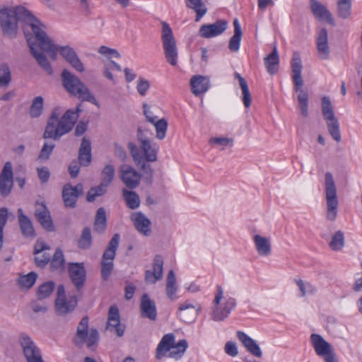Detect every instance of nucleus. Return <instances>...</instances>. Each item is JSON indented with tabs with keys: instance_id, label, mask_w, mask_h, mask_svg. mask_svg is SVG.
Returning a JSON list of instances; mask_svg holds the SVG:
<instances>
[{
	"instance_id": "47",
	"label": "nucleus",
	"mask_w": 362,
	"mask_h": 362,
	"mask_svg": "<svg viewBox=\"0 0 362 362\" xmlns=\"http://www.w3.org/2000/svg\"><path fill=\"white\" fill-rule=\"evenodd\" d=\"M11 81V73L6 63L0 64V88H7Z\"/></svg>"
},
{
	"instance_id": "35",
	"label": "nucleus",
	"mask_w": 362,
	"mask_h": 362,
	"mask_svg": "<svg viewBox=\"0 0 362 362\" xmlns=\"http://www.w3.org/2000/svg\"><path fill=\"white\" fill-rule=\"evenodd\" d=\"M264 64L269 74H275L279 70V57L276 46L274 45L272 52L264 58Z\"/></svg>"
},
{
	"instance_id": "19",
	"label": "nucleus",
	"mask_w": 362,
	"mask_h": 362,
	"mask_svg": "<svg viewBox=\"0 0 362 362\" xmlns=\"http://www.w3.org/2000/svg\"><path fill=\"white\" fill-rule=\"evenodd\" d=\"M228 22L218 20L212 24L202 25L199 30V35L204 38H211L223 33L227 28Z\"/></svg>"
},
{
	"instance_id": "38",
	"label": "nucleus",
	"mask_w": 362,
	"mask_h": 362,
	"mask_svg": "<svg viewBox=\"0 0 362 362\" xmlns=\"http://www.w3.org/2000/svg\"><path fill=\"white\" fill-rule=\"evenodd\" d=\"M186 6L196 13V21H199L206 13L207 8L202 0H186Z\"/></svg>"
},
{
	"instance_id": "50",
	"label": "nucleus",
	"mask_w": 362,
	"mask_h": 362,
	"mask_svg": "<svg viewBox=\"0 0 362 362\" xmlns=\"http://www.w3.org/2000/svg\"><path fill=\"white\" fill-rule=\"evenodd\" d=\"M108 185H104L103 182H101L98 186L91 187L86 196V199L89 202L95 201L97 197L103 195L106 192V188Z\"/></svg>"
},
{
	"instance_id": "62",
	"label": "nucleus",
	"mask_w": 362,
	"mask_h": 362,
	"mask_svg": "<svg viewBox=\"0 0 362 362\" xmlns=\"http://www.w3.org/2000/svg\"><path fill=\"white\" fill-rule=\"evenodd\" d=\"M80 163H78L76 160L72 161L69 166V172L71 177H76L78 175L80 170Z\"/></svg>"
},
{
	"instance_id": "44",
	"label": "nucleus",
	"mask_w": 362,
	"mask_h": 362,
	"mask_svg": "<svg viewBox=\"0 0 362 362\" xmlns=\"http://www.w3.org/2000/svg\"><path fill=\"white\" fill-rule=\"evenodd\" d=\"M337 14L343 19L349 18L351 15V0H338Z\"/></svg>"
},
{
	"instance_id": "4",
	"label": "nucleus",
	"mask_w": 362,
	"mask_h": 362,
	"mask_svg": "<svg viewBox=\"0 0 362 362\" xmlns=\"http://www.w3.org/2000/svg\"><path fill=\"white\" fill-rule=\"evenodd\" d=\"M61 76L62 85L70 95L78 98L81 101H87L99 107L98 102L93 94L78 76L67 69L63 70Z\"/></svg>"
},
{
	"instance_id": "27",
	"label": "nucleus",
	"mask_w": 362,
	"mask_h": 362,
	"mask_svg": "<svg viewBox=\"0 0 362 362\" xmlns=\"http://www.w3.org/2000/svg\"><path fill=\"white\" fill-rule=\"evenodd\" d=\"M316 42L319 57L323 60L327 59L329 57V47L328 44V33L326 28L320 29Z\"/></svg>"
},
{
	"instance_id": "8",
	"label": "nucleus",
	"mask_w": 362,
	"mask_h": 362,
	"mask_svg": "<svg viewBox=\"0 0 362 362\" xmlns=\"http://www.w3.org/2000/svg\"><path fill=\"white\" fill-rule=\"evenodd\" d=\"M89 319L84 316L80 321L73 341L76 346L81 347L84 344L90 349H93L99 341V334L96 329L92 328L88 330Z\"/></svg>"
},
{
	"instance_id": "49",
	"label": "nucleus",
	"mask_w": 362,
	"mask_h": 362,
	"mask_svg": "<svg viewBox=\"0 0 362 362\" xmlns=\"http://www.w3.org/2000/svg\"><path fill=\"white\" fill-rule=\"evenodd\" d=\"M92 245V237L90 229L88 227H86L82 230L81 235L78 242V246L79 248L86 250L90 247Z\"/></svg>"
},
{
	"instance_id": "26",
	"label": "nucleus",
	"mask_w": 362,
	"mask_h": 362,
	"mask_svg": "<svg viewBox=\"0 0 362 362\" xmlns=\"http://www.w3.org/2000/svg\"><path fill=\"white\" fill-rule=\"evenodd\" d=\"M128 148L136 165L140 167L144 174L148 175L151 177L153 170L150 165L146 164L144 162V156L140 152L139 147L135 144L129 142L128 144Z\"/></svg>"
},
{
	"instance_id": "15",
	"label": "nucleus",
	"mask_w": 362,
	"mask_h": 362,
	"mask_svg": "<svg viewBox=\"0 0 362 362\" xmlns=\"http://www.w3.org/2000/svg\"><path fill=\"white\" fill-rule=\"evenodd\" d=\"M68 272L71 282L78 291L85 285L86 280V271L83 262L69 263Z\"/></svg>"
},
{
	"instance_id": "45",
	"label": "nucleus",
	"mask_w": 362,
	"mask_h": 362,
	"mask_svg": "<svg viewBox=\"0 0 362 362\" xmlns=\"http://www.w3.org/2000/svg\"><path fill=\"white\" fill-rule=\"evenodd\" d=\"M43 106V98L42 96L35 97L33 99L29 110L30 116L33 118L39 117L42 113Z\"/></svg>"
},
{
	"instance_id": "31",
	"label": "nucleus",
	"mask_w": 362,
	"mask_h": 362,
	"mask_svg": "<svg viewBox=\"0 0 362 362\" xmlns=\"http://www.w3.org/2000/svg\"><path fill=\"white\" fill-rule=\"evenodd\" d=\"M78 162L82 166H88L92 160L91 143L86 137H83L78 150Z\"/></svg>"
},
{
	"instance_id": "13",
	"label": "nucleus",
	"mask_w": 362,
	"mask_h": 362,
	"mask_svg": "<svg viewBox=\"0 0 362 362\" xmlns=\"http://www.w3.org/2000/svg\"><path fill=\"white\" fill-rule=\"evenodd\" d=\"M18 342L27 362H45L40 349L28 334L21 333Z\"/></svg>"
},
{
	"instance_id": "2",
	"label": "nucleus",
	"mask_w": 362,
	"mask_h": 362,
	"mask_svg": "<svg viewBox=\"0 0 362 362\" xmlns=\"http://www.w3.org/2000/svg\"><path fill=\"white\" fill-rule=\"evenodd\" d=\"M18 21L29 26L37 42L45 26L27 8L18 6L13 8L0 10V25L3 34L8 37H16L18 32Z\"/></svg>"
},
{
	"instance_id": "18",
	"label": "nucleus",
	"mask_w": 362,
	"mask_h": 362,
	"mask_svg": "<svg viewBox=\"0 0 362 362\" xmlns=\"http://www.w3.org/2000/svg\"><path fill=\"white\" fill-rule=\"evenodd\" d=\"M83 185L79 183L73 187L71 184H66L62 189V198L66 207L74 208L78 197L82 194Z\"/></svg>"
},
{
	"instance_id": "33",
	"label": "nucleus",
	"mask_w": 362,
	"mask_h": 362,
	"mask_svg": "<svg viewBox=\"0 0 362 362\" xmlns=\"http://www.w3.org/2000/svg\"><path fill=\"white\" fill-rule=\"evenodd\" d=\"M192 92L199 95L206 92L210 86L209 78L202 76H193L190 81Z\"/></svg>"
},
{
	"instance_id": "46",
	"label": "nucleus",
	"mask_w": 362,
	"mask_h": 362,
	"mask_svg": "<svg viewBox=\"0 0 362 362\" xmlns=\"http://www.w3.org/2000/svg\"><path fill=\"white\" fill-rule=\"evenodd\" d=\"M55 284L52 281H46L41 284L37 291V296L39 300H42L48 298L54 291Z\"/></svg>"
},
{
	"instance_id": "61",
	"label": "nucleus",
	"mask_w": 362,
	"mask_h": 362,
	"mask_svg": "<svg viewBox=\"0 0 362 362\" xmlns=\"http://www.w3.org/2000/svg\"><path fill=\"white\" fill-rule=\"evenodd\" d=\"M143 108H144V115H145L146 119L148 120V122H149L151 124L154 123V122H156V120L158 119V117L155 116L153 115V113L149 109L148 105L144 104L143 105Z\"/></svg>"
},
{
	"instance_id": "56",
	"label": "nucleus",
	"mask_w": 362,
	"mask_h": 362,
	"mask_svg": "<svg viewBox=\"0 0 362 362\" xmlns=\"http://www.w3.org/2000/svg\"><path fill=\"white\" fill-rule=\"evenodd\" d=\"M50 255L46 252H42L35 257L36 265L41 268L45 267L50 262Z\"/></svg>"
},
{
	"instance_id": "1",
	"label": "nucleus",
	"mask_w": 362,
	"mask_h": 362,
	"mask_svg": "<svg viewBox=\"0 0 362 362\" xmlns=\"http://www.w3.org/2000/svg\"><path fill=\"white\" fill-rule=\"evenodd\" d=\"M27 42L32 55L35 57L38 64L49 74L52 73L51 64L45 54L37 50V47L47 53L53 59H56L57 53H59L66 62L76 71L80 73L85 71L83 64L78 57L74 49L69 45L59 46L54 45L47 35L45 28H44L42 35H40L37 42V45L33 41L32 37H27Z\"/></svg>"
},
{
	"instance_id": "51",
	"label": "nucleus",
	"mask_w": 362,
	"mask_h": 362,
	"mask_svg": "<svg viewBox=\"0 0 362 362\" xmlns=\"http://www.w3.org/2000/svg\"><path fill=\"white\" fill-rule=\"evenodd\" d=\"M115 168L112 165H106L101 173V182L104 185H110L115 177Z\"/></svg>"
},
{
	"instance_id": "14",
	"label": "nucleus",
	"mask_w": 362,
	"mask_h": 362,
	"mask_svg": "<svg viewBox=\"0 0 362 362\" xmlns=\"http://www.w3.org/2000/svg\"><path fill=\"white\" fill-rule=\"evenodd\" d=\"M310 341L316 354L323 358L325 362H338L332 346L321 335L311 334Z\"/></svg>"
},
{
	"instance_id": "48",
	"label": "nucleus",
	"mask_w": 362,
	"mask_h": 362,
	"mask_svg": "<svg viewBox=\"0 0 362 362\" xmlns=\"http://www.w3.org/2000/svg\"><path fill=\"white\" fill-rule=\"evenodd\" d=\"M329 247L333 251H339L344 246V235L341 230H337L332 237L329 243Z\"/></svg>"
},
{
	"instance_id": "39",
	"label": "nucleus",
	"mask_w": 362,
	"mask_h": 362,
	"mask_svg": "<svg viewBox=\"0 0 362 362\" xmlns=\"http://www.w3.org/2000/svg\"><path fill=\"white\" fill-rule=\"evenodd\" d=\"M235 77L239 81V85L242 90L243 98L242 100L246 108H248L251 105V94L248 88V86L245 79L241 76V75L237 72L235 73Z\"/></svg>"
},
{
	"instance_id": "22",
	"label": "nucleus",
	"mask_w": 362,
	"mask_h": 362,
	"mask_svg": "<svg viewBox=\"0 0 362 362\" xmlns=\"http://www.w3.org/2000/svg\"><path fill=\"white\" fill-rule=\"evenodd\" d=\"M163 275V260L160 255H156L153 259V271L146 270L145 281L148 284H154L162 279Z\"/></svg>"
},
{
	"instance_id": "36",
	"label": "nucleus",
	"mask_w": 362,
	"mask_h": 362,
	"mask_svg": "<svg viewBox=\"0 0 362 362\" xmlns=\"http://www.w3.org/2000/svg\"><path fill=\"white\" fill-rule=\"evenodd\" d=\"M234 34L229 40L228 47L231 52H237L240 48L242 38V29L238 19L233 21Z\"/></svg>"
},
{
	"instance_id": "63",
	"label": "nucleus",
	"mask_w": 362,
	"mask_h": 362,
	"mask_svg": "<svg viewBox=\"0 0 362 362\" xmlns=\"http://www.w3.org/2000/svg\"><path fill=\"white\" fill-rule=\"evenodd\" d=\"M38 177L42 182H46L48 181L50 173L47 168H37Z\"/></svg>"
},
{
	"instance_id": "5",
	"label": "nucleus",
	"mask_w": 362,
	"mask_h": 362,
	"mask_svg": "<svg viewBox=\"0 0 362 362\" xmlns=\"http://www.w3.org/2000/svg\"><path fill=\"white\" fill-rule=\"evenodd\" d=\"M292 80L293 89L298 92V101L301 115L307 117L308 116V94L303 90L304 81L302 77V64L300 57L295 53L291 60Z\"/></svg>"
},
{
	"instance_id": "57",
	"label": "nucleus",
	"mask_w": 362,
	"mask_h": 362,
	"mask_svg": "<svg viewBox=\"0 0 362 362\" xmlns=\"http://www.w3.org/2000/svg\"><path fill=\"white\" fill-rule=\"evenodd\" d=\"M98 52L107 58L115 57L120 58L121 55L117 49L110 48L106 46H101L98 49Z\"/></svg>"
},
{
	"instance_id": "34",
	"label": "nucleus",
	"mask_w": 362,
	"mask_h": 362,
	"mask_svg": "<svg viewBox=\"0 0 362 362\" xmlns=\"http://www.w3.org/2000/svg\"><path fill=\"white\" fill-rule=\"evenodd\" d=\"M200 310L201 305L199 304L192 305L185 302L182 304V322L187 324L194 322Z\"/></svg>"
},
{
	"instance_id": "7",
	"label": "nucleus",
	"mask_w": 362,
	"mask_h": 362,
	"mask_svg": "<svg viewBox=\"0 0 362 362\" xmlns=\"http://www.w3.org/2000/svg\"><path fill=\"white\" fill-rule=\"evenodd\" d=\"M325 177L326 218L329 221L333 222L336 220L338 214L339 199L337 189L332 174L327 172Z\"/></svg>"
},
{
	"instance_id": "25",
	"label": "nucleus",
	"mask_w": 362,
	"mask_h": 362,
	"mask_svg": "<svg viewBox=\"0 0 362 362\" xmlns=\"http://www.w3.org/2000/svg\"><path fill=\"white\" fill-rule=\"evenodd\" d=\"M130 218L139 233L146 236L149 235L151 223L142 212L132 213Z\"/></svg>"
},
{
	"instance_id": "58",
	"label": "nucleus",
	"mask_w": 362,
	"mask_h": 362,
	"mask_svg": "<svg viewBox=\"0 0 362 362\" xmlns=\"http://www.w3.org/2000/svg\"><path fill=\"white\" fill-rule=\"evenodd\" d=\"M149 82L144 78H139L137 82L136 90L138 93L141 95H146L148 90L149 89Z\"/></svg>"
},
{
	"instance_id": "41",
	"label": "nucleus",
	"mask_w": 362,
	"mask_h": 362,
	"mask_svg": "<svg viewBox=\"0 0 362 362\" xmlns=\"http://www.w3.org/2000/svg\"><path fill=\"white\" fill-rule=\"evenodd\" d=\"M50 265L54 271L62 272L65 269V259L63 251L57 248L50 259Z\"/></svg>"
},
{
	"instance_id": "60",
	"label": "nucleus",
	"mask_w": 362,
	"mask_h": 362,
	"mask_svg": "<svg viewBox=\"0 0 362 362\" xmlns=\"http://www.w3.org/2000/svg\"><path fill=\"white\" fill-rule=\"evenodd\" d=\"M211 144H218L223 146H226L228 144L233 143V139L226 137H215L211 138L209 141Z\"/></svg>"
},
{
	"instance_id": "16",
	"label": "nucleus",
	"mask_w": 362,
	"mask_h": 362,
	"mask_svg": "<svg viewBox=\"0 0 362 362\" xmlns=\"http://www.w3.org/2000/svg\"><path fill=\"white\" fill-rule=\"evenodd\" d=\"M13 186V173L12 164L6 162L0 173V195L8 197Z\"/></svg>"
},
{
	"instance_id": "43",
	"label": "nucleus",
	"mask_w": 362,
	"mask_h": 362,
	"mask_svg": "<svg viewBox=\"0 0 362 362\" xmlns=\"http://www.w3.org/2000/svg\"><path fill=\"white\" fill-rule=\"evenodd\" d=\"M175 274L173 270H170L168 274L166 279V295L171 300H174L176 298L177 287L175 286Z\"/></svg>"
},
{
	"instance_id": "53",
	"label": "nucleus",
	"mask_w": 362,
	"mask_h": 362,
	"mask_svg": "<svg viewBox=\"0 0 362 362\" xmlns=\"http://www.w3.org/2000/svg\"><path fill=\"white\" fill-rule=\"evenodd\" d=\"M297 286L300 291V296L304 297L307 293L314 294L316 292V288L310 282H305L302 279L295 280Z\"/></svg>"
},
{
	"instance_id": "54",
	"label": "nucleus",
	"mask_w": 362,
	"mask_h": 362,
	"mask_svg": "<svg viewBox=\"0 0 362 362\" xmlns=\"http://www.w3.org/2000/svg\"><path fill=\"white\" fill-rule=\"evenodd\" d=\"M156 131V136L159 139H163L165 136L168 127L167 121L165 119H158L156 122L152 123Z\"/></svg>"
},
{
	"instance_id": "17",
	"label": "nucleus",
	"mask_w": 362,
	"mask_h": 362,
	"mask_svg": "<svg viewBox=\"0 0 362 362\" xmlns=\"http://www.w3.org/2000/svg\"><path fill=\"white\" fill-rule=\"evenodd\" d=\"M120 179L129 189L136 188L140 183L141 175L132 166L123 164L119 168Z\"/></svg>"
},
{
	"instance_id": "11",
	"label": "nucleus",
	"mask_w": 362,
	"mask_h": 362,
	"mask_svg": "<svg viewBox=\"0 0 362 362\" xmlns=\"http://www.w3.org/2000/svg\"><path fill=\"white\" fill-rule=\"evenodd\" d=\"M322 113L329 134L337 142H339L341 141L339 123L334 115V107L329 97L322 98Z\"/></svg>"
},
{
	"instance_id": "42",
	"label": "nucleus",
	"mask_w": 362,
	"mask_h": 362,
	"mask_svg": "<svg viewBox=\"0 0 362 362\" xmlns=\"http://www.w3.org/2000/svg\"><path fill=\"white\" fill-rule=\"evenodd\" d=\"M107 226L106 213L104 208L100 207L98 209L94 221L95 231L103 233Z\"/></svg>"
},
{
	"instance_id": "21",
	"label": "nucleus",
	"mask_w": 362,
	"mask_h": 362,
	"mask_svg": "<svg viewBox=\"0 0 362 362\" xmlns=\"http://www.w3.org/2000/svg\"><path fill=\"white\" fill-rule=\"evenodd\" d=\"M35 215L37 221L45 229L49 232L54 230L50 213L45 203H36Z\"/></svg>"
},
{
	"instance_id": "20",
	"label": "nucleus",
	"mask_w": 362,
	"mask_h": 362,
	"mask_svg": "<svg viewBox=\"0 0 362 362\" xmlns=\"http://www.w3.org/2000/svg\"><path fill=\"white\" fill-rule=\"evenodd\" d=\"M106 329L116 332L122 337L124 332V327L120 323V315L117 305H111L109 308Z\"/></svg>"
},
{
	"instance_id": "12",
	"label": "nucleus",
	"mask_w": 362,
	"mask_h": 362,
	"mask_svg": "<svg viewBox=\"0 0 362 362\" xmlns=\"http://www.w3.org/2000/svg\"><path fill=\"white\" fill-rule=\"evenodd\" d=\"M119 243V235L116 233L111 238L102 257L101 275L103 279L109 278L113 269V260Z\"/></svg>"
},
{
	"instance_id": "3",
	"label": "nucleus",
	"mask_w": 362,
	"mask_h": 362,
	"mask_svg": "<svg viewBox=\"0 0 362 362\" xmlns=\"http://www.w3.org/2000/svg\"><path fill=\"white\" fill-rule=\"evenodd\" d=\"M63 110L61 107H56L52 110L43 133V138L59 140L72 130L81 111L80 105L76 110H66L62 116Z\"/></svg>"
},
{
	"instance_id": "23",
	"label": "nucleus",
	"mask_w": 362,
	"mask_h": 362,
	"mask_svg": "<svg viewBox=\"0 0 362 362\" xmlns=\"http://www.w3.org/2000/svg\"><path fill=\"white\" fill-rule=\"evenodd\" d=\"M138 139L141 141V153L144 160L147 162H154L157 160L158 146L156 144H151V141L147 139H144L142 132L139 128L138 129Z\"/></svg>"
},
{
	"instance_id": "32",
	"label": "nucleus",
	"mask_w": 362,
	"mask_h": 362,
	"mask_svg": "<svg viewBox=\"0 0 362 362\" xmlns=\"http://www.w3.org/2000/svg\"><path fill=\"white\" fill-rule=\"evenodd\" d=\"M18 218L20 228L23 236L26 238H34L35 232L31 220L23 214V209H18Z\"/></svg>"
},
{
	"instance_id": "30",
	"label": "nucleus",
	"mask_w": 362,
	"mask_h": 362,
	"mask_svg": "<svg viewBox=\"0 0 362 362\" xmlns=\"http://www.w3.org/2000/svg\"><path fill=\"white\" fill-rule=\"evenodd\" d=\"M237 337L252 355L257 358L262 356L259 346L253 339L242 331L237 332Z\"/></svg>"
},
{
	"instance_id": "24",
	"label": "nucleus",
	"mask_w": 362,
	"mask_h": 362,
	"mask_svg": "<svg viewBox=\"0 0 362 362\" xmlns=\"http://www.w3.org/2000/svg\"><path fill=\"white\" fill-rule=\"evenodd\" d=\"M310 10L313 16L319 20H325L331 25H334L332 13L327 7L317 0H310Z\"/></svg>"
},
{
	"instance_id": "64",
	"label": "nucleus",
	"mask_w": 362,
	"mask_h": 362,
	"mask_svg": "<svg viewBox=\"0 0 362 362\" xmlns=\"http://www.w3.org/2000/svg\"><path fill=\"white\" fill-rule=\"evenodd\" d=\"M47 250H49V246H48L45 243L42 241H37L35 245L34 253L36 255L41 254L42 252H45Z\"/></svg>"
},
{
	"instance_id": "37",
	"label": "nucleus",
	"mask_w": 362,
	"mask_h": 362,
	"mask_svg": "<svg viewBox=\"0 0 362 362\" xmlns=\"http://www.w3.org/2000/svg\"><path fill=\"white\" fill-rule=\"evenodd\" d=\"M254 242L259 255L268 256L271 253V243L269 238L255 235Z\"/></svg>"
},
{
	"instance_id": "6",
	"label": "nucleus",
	"mask_w": 362,
	"mask_h": 362,
	"mask_svg": "<svg viewBox=\"0 0 362 362\" xmlns=\"http://www.w3.org/2000/svg\"><path fill=\"white\" fill-rule=\"evenodd\" d=\"M160 37L166 62L173 66H176L178 62V49L176 40L172 28L165 21L161 22Z\"/></svg>"
},
{
	"instance_id": "10",
	"label": "nucleus",
	"mask_w": 362,
	"mask_h": 362,
	"mask_svg": "<svg viewBox=\"0 0 362 362\" xmlns=\"http://www.w3.org/2000/svg\"><path fill=\"white\" fill-rule=\"evenodd\" d=\"M164 357L175 359L181 357V340L176 341L175 337L172 333L163 335L156 349L157 359Z\"/></svg>"
},
{
	"instance_id": "40",
	"label": "nucleus",
	"mask_w": 362,
	"mask_h": 362,
	"mask_svg": "<svg viewBox=\"0 0 362 362\" xmlns=\"http://www.w3.org/2000/svg\"><path fill=\"white\" fill-rule=\"evenodd\" d=\"M122 196L128 208L136 209L140 205V198L137 193L127 189H122Z\"/></svg>"
},
{
	"instance_id": "9",
	"label": "nucleus",
	"mask_w": 362,
	"mask_h": 362,
	"mask_svg": "<svg viewBox=\"0 0 362 362\" xmlns=\"http://www.w3.org/2000/svg\"><path fill=\"white\" fill-rule=\"evenodd\" d=\"M217 293L213 301L214 307L211 311V318L214 321H223L228 317L231 310L236 306V300L232 297H226L223 303L221 300L223 298V289L218 285L216 286Z\"/></svg>"
},
{
	"instance_id": "29",
	"label": "nucleus",
	"mask_w": 362,
	"mask_h": 362,
	"mask_svg": "<svg viewBox=\"0 0 362 362\" xmlns=\"http://www.w3.org/2000/svg\"><path fill=\"white\" fill-rule=\"evenodd\" d=\"M141 314L143 317L155 320L157 317L156 303L151 300L148 294L144 293L141 296L140 305Z\"/></svg>"
},
{
	"instance_id": "52",
	"label": "nucleus",
	"mask_w": 362,
	"mask_h": 362,
	"mask_svg": "<svg viewBox=\"0 0 362 362\" xmlns=\"http://www.w3.org/2000/svg\"><path fill=\"white\" fill-rule=\"evenodd\" d=\"M37 278V274L31 272L26 275L21 276L18 279V284L21 286L29 289L35 284Z\"/></svg>"
},
{
	"instance_id": "28",
	"label": "nucleus",
	"mask_w": 362,
	"mask_h": 362,
	"mask_svg": "<svg viewBox=\"0 0 362 362\" xmlns=\"http://www.w3.org/2000/svg\"><path fill=\"white\" fill-rule=\"evenodd\" d=\"M78 299L76 296H71L68 299L56 298L55 309L59 315H64L73 311L77 305Z\"/></svg>"
},
{
	"instance_id": "59",
	"label": "nucleus",
	"mask_w": 362,
	"mask_h": 362,
	"mask_svg": "<svg viewBox=\"0 0 362 362\" xmlns=\"http://www.w3.org/2000/svg\"><path fill=\"white\" fill-rule=\"evenodd\" d=\"M224 350L228 356L232 357H235L238 354L236 344L232 341H228L226 343Z\"/></svg>"
},
{
	"instance_id": "55",
	"label": "nucleus",
	"mask_w": 362,
	"mask_h": 362,
	"mask_svg": "<svg viewBox=\"0 0 362 362\" xmlns=\"http://www.w3.org/2000/svg\"><path fill=\"white\" fill-rule=\"evenodd\" d=\"M55 145L54 144H49L47 142H45L38 155V159L40 160H46L49 158L50 154L53 151V149L54 148Z\"/></svg>"
}]
</instances>
